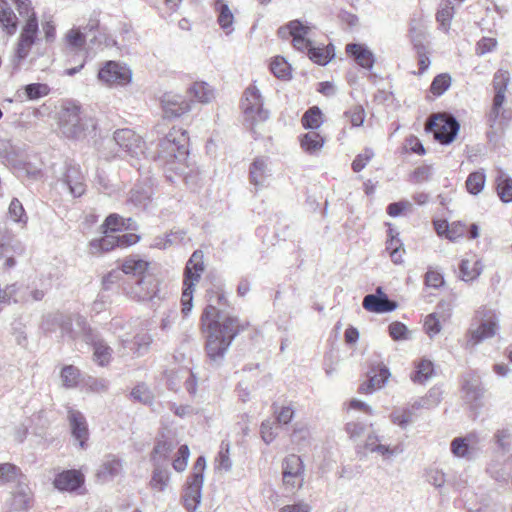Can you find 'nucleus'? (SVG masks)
<instances>
[{"label": "nucleus", "instance_id": "19", "mask_svg": "<svg viewBox=\"0 0 512 512\" xmlns=\"http://www.w3.org/2000/svg\"><path fill=\"white\" fill-rule=\"evenodd\" d=\"M362 305L367 311L375 313L391 312L397 308V303L390 300L381 287L376 289L375 294L366 295Z\"/></svg>", "mask_w": 512, "mask_h": 512}, {"label": "nucleus", "instance_id": "25", "mask_svg": "<svg viewBox=\"0 0 512 512\" xmlns=\"http://www.w3.org/2000/svg\"><path fill=\"white\" fill-rule=\"evenodd\" d=\"M255 383V372L251 368L248 370L243 369L240 373V379L236 387L237 395L242 402H246L251 399L254 392Z\"/></svg>", "mask_w": 512, "mask_h": 512}, {"label": "nucleus", "instance_id": "38", "mask_svg": "<svg viewBox=\"0 0 512 512\" xmlns=\"http://www.w3.org/2000/svg\"><path fill=\"white\" fill-rule=\"evenodd\" d=\"M270 70L274 74L275 77L281 80H290L291 75V66L290 64L280 56L275 57L270 63Z\"/></svg>", "mask_w": 512, "mask_h": 512}, {"label": "nucleus", "instance_id": "42", "mask_svg": "<svg viewBox=\"0 0 512 512\" xmlns=\"http://www.w3.org/2000/svg\"><path fill=\"white\" fill-rule=\"evenodd\" d=\"M9 218L15 222L25 226L28 222V216L24 210L22 203L17 199L13 198L8 208Z\"/></svg>", "mask_w": 512, "mask_h": 512}, {"label": "nucleus", "instance_id": "2", "mask_svg": "<svg viewBox=\"0 0 512 512\" xmlns=\"http://www.w3.org/2000/svg\"><path fill=\"white\" fill-rule=\"evenodd\" d=\"M11 3L16 5L20 16L27 17L16 49V57L22 60L28 56L37 39L38 20L29 0H0V25L8 35H13L17 30V17L10 6Z\"/></svg>", "mask_w": 512, "mask_h": 512}, {"label": "nucleus", "instance_id": "41", "mask_svg": "<svg viewBox=\"0 0 512 512\" xmlns=\"http://www.w3.org/2000/svg\"><path fill=\"white\" fill-rule=\"evenodd\" d=\"M414 411L409 408L395 409L391 415V422L402 429H406L410 423L414 420Z\"/></svg>", "mask_w": 512, "mask_h": 512}, {"label": "nucleus", "instance_id": "26", "mask_svg": "<svg viewBox=\"0 0 512 512\" xmlns=\"http://www.w3.org/2000/svg\"><path fill=\"white\" fill-rule=\"evenodd\" d=\"M124 348H129L137 356H142L148 352L152 343V336L145 330H141L137 333L133 340L121 339Z\"/></svg>", "mask_w": 512, "mask_h": 512}, {"label": "nucleus", "instance_id": "8", "mask_svg": "<svg viewBox=\"0 0 512 512\" xmlns=\"http://www.w3.org/2000/svg\"><path fill=\"white\" fill-rule=\"evenodd\" d=\"M84 318L80 315H64L56 313L48 315L42 324L45 331H54L57 328L61 330L63 336L71 339H81L83 341V332L81 325H78L77 319Z\"/></svg>", "mask_w": 512, "mask_h": 512}, {"label": "nucleus", "instance_id": "32", "mask_svg": "<svg viewBox=\"0 0 512 512\" xmlns=\"http://www.w3.org/2000/svg\"><path fill=\"white\" fill-rule=\"evenodd\" d=\"M152 189L150 187L135 186L129 193V201L138 208L145 209L151 201Z\"/></svg>", "mask_w": 512, "mask_h": 512}, {"label": "nucleus", "instance_id": "58", "mask_svg": "<svg viewBox=\"0 0 512 512\" xmlns=\"http://www.w3.org/2000/svg\"><path fill=\"white\" fill-rule=\"evenodd\" d=\"M374 151L371 148H365L362 153L358 154L352 162V170L360 172L374 157Z\"/></svg>", "mask_w": 512, "mask_h": 512}, {"label": "nucleus", "instance_id": "39", "mask_svg": "<svg viewBox=\"0 0 512 512\" xmlns=\"http://www.w3.org/2000/svg\"><path fill=\"white\" fill-rule=\"evenodd\" d=\"M454 15V7L451 5L450 0H444L440 3L439 9L436 14V20L441 28L447 31L450 27L451 20Z\"/></svg>", "mask_w": 512, "mask_h": 512}, {"label": "nucleus", "instance_id": "6", "mask_svg": "<svg viewBox=\"0 0 512 512\" xmlns=\"http://www.w3.org/2000/svg\"><path fill=\"white\" fill-rule=\"evenodd\" d=\"M282 482L286 490L296 492L303 488L306 469L302 458L289 454L282 460Z\"/></svg>", "mask_w": 512, "mask_h": 512}, {"label": "nucleus", "instance_id": "57", "mask_svg": "<svg viewBox=\"0 0 512 512\" xmlns=\"http://www.w3.org/2000/svg\"><path fill=\"white\" fill-rule=\"evenodd\" d=\"M344 116L349 120L352 127H360L365 120V111L362 106L356 105L346 111Z\"/></svg>", "mask_w": 512, "mask_h": 512}, {"label": "nucleus", "instance_id": "48", "mask_svg": "<svg viewBox=\"0 0 512 512\" xmlns=\"http://www.w3.org/2000/svg\"><path fill=\"white\" fill-rule=\"evenodd\" d=\"M50 87L45 83H31L24 87L28 100H38L50 93Z\"/></svg>", "mask_w": 512, "mask_h": 512}, {"label": "nucleus", "instance_id": "59", "mask_svg": "<svg viewBox=\"0 0 512 512\" xmlns=\"http://www.w3.org/2000/svg\"><path fill=\"white\" fill-rule=\"evenodd\" d=\"M131 398L143 404H149L152 401V394L145 384L136 385L131 393Z\"/></svg>", "mask_w": 512, "mask_h": 512}, {"label": "nucleus", "instance_id": "28", "mask_svg": "<svg viewBox=\"0 0 512 512\" xmlns=\"http://www.w3.org/2000/svg\"><path fill=\"white\" fill-rule=\"evenodd\" d=\"M149 263L136 256L128 257L122 264V271L125 274L133 275V279L147 276L146 271Z\"/></svg>", "mask_w": 512, "mask_h": 512}, {"label": "nucleus", "instance_id": "16", "mask_svg": "<svg viewBox=\"0 0 512 512\" xmlns=\"http://www.w3.org/2000/svg\"><path fill=\"white\" fill-rule=\"evenodd\" d=\"M164 117L178 118L191 110V103L184 96L172 92L164 93L161 98Z\"/></svg>", "mask_w": 512, "mask_h": 512}, {"label": "nucleus", "instance_id": "52", "mask_svg": "<svg viewBox=\"0 0 512 512\" xmlns=\"http://www.w3.org/2000/svg\"><path fill=\"white\" fill-rule=\"evenodd\" d=\"M425 478L429 484L437 489L442 488L446 482L445 473L436 467L426 469Z\"/></svg>", "mask_w": 512, "mask_h": 512}, {"label": "nucleus", "instance_id": "1", "mask_svg": "<svg viewBox=\"0 0 512 512\" xmlns=\"http://www.w3.org/2000/svg\"><path fill=\"white\" fill-rule=\"evenodd\" d=\"M209 303L201 316V326L206 335V353L211 362L220 365L233 339L247 323L238 318L224 315L225 295L215 292L209 296Z\"/></svg>", "mask_w": 512, "mask_h": 512}, {"label": "nucleus", "instance_id": "40", "mask_svg": "<svg viewBox=\"0 0 512 512\" xmlns=\"http://www.w3.org/2000/svg\"><path fill=\"white\" fill-rule=\"evenodd\" d=\"M301 123L305 129H318L322 124V112L319 107L309 108L302 116Z\"/></svg>", "mask_w": 512, "mask_h": 512}, {"label": "nucleus", "instance_id": "44", "mask_svg": "<svg viewBox=\"0 0 512 512\" xmlns=\"http://www.w3.org/2000/svg\"><path fill=\"white\" fill-rule=\"evenodd\" d=\"M174 448L175 446L172 442L166 440L158 441L152 451L151 459L155 463L159 464L160 461H165L168 459Z\"/></svg>", "mask_w": 512, "mask_h": 512}, {"label": "nucleus", "instance_id": "60", "mask_svg": "<svg viewBox=\"0 0 512 512\" xmlns=\"http://www.w3.org/2000/svg\"><path fill=\"white\" fill-rule=\"evenodd\" d=\"M402 451L403 449L400 445L390 446L388 444L380 443L379 445L375 446L370 453H376L383 459H390L402 453Z\"/></svg>", "mask_w": 512, "mask_h": 512}, {"label": "nucleus", "instance_id": "9", "mask_svg": "<svg viewBox=\"0 0 512 512\" xmlns=\"http://www.w3.org/2000/svg\"><path fill=\"white\" fill-rule=\"evenodd\" d=\"M426 129L431 131L440 143L449 144L455 139L459 131V123L451 115L439 114L427 122Z\"/></svg>", "mask_w": 512, "mask_h": 512}, {"label": "nucleus", "instance_id": "54", "mask_svg": "<svg viewBox=\"0 0 512 512\" xmlns=\"http://www.w3.org/2000/svg\"><path fill=\"white\" fill-rule=\"evenodd\" d=\"M166 385L169 390L178 392L184 379L182 368L166 371Z\"/></svg>", "mask_w": 512, "mask_h": 512}, {"label": "nucleus", "instance_id": "21", "mask_svg": "<svg viewBox=\"0 0 512 512\" xmlns=\"http://www.w3.org/2000/svg\"><path fill=\"white\" fill-rule=\"evenodd\" d=\"M62 181L73 197H80L86 191L84 175L77 165L68 164L66 166Z\"/></svg>", "mask_w": 512, "mask_h": 512}, {"label": "nucleus", "instance_id": "3", "mask_svg": "<svg viewBox=\"0 0 512 512\" xmlns=\"http://www.w3.org/2000/svg\"><path fill=\"white\" fill-rule=\"evenodd\" d=\"M189 137L186 130L173 127L158 144L157 155L153 158L163 160L167 164L183 163L189 154Z\"/></svg>", "mask_w": 512, "mask_h": 512}, {"label": "nucleus", "instance_id": "11", "mask_svg": "<svg viewBox=\"0 0 512 512\" xmlns=\"http://www.w3.org/2000/svg\"><path fill=\"white\" fill-rule=\"evenodd\" d=\"M125 290L130 298L137 301H151L155 305V300L159 299L158 281L152 275L133 279Z\"/></svg>", "mask_w": 512, "mask_h": 512}, {"label": "nucleus", "instance_id": "47", "mask_svg": "<svg viewBox=\"0 0 512 512\" xmlns=\"http://www.w3.org/2000/svg\"><path fill=\"white\" fill-rule=\"evenodd\" d=\"M169 482V473L166 469H162L158 463H156L153 475L150 481V485L153 489L163 491L167 487Z\"/></svg>", "mask_w": 512, "mask_h": 512}, {"label": "nucleus", "instance_id": "7", "mask_svg": "<svg viewBox=\"0 0 512 512\" xmlns=\"http://www.w3.org/2000/svg\"><path fill=\"white\" fill-rule=\"evenodd\" d=\"M505 98L498 95L494 96L493 103L487 114V137L489 141H495L508 127L512 119L511 109L504 108Z\"/></svg>", "mask_w": 512, "mask_h": 512}, {"label": "nucleus", "instance_id": "46", "mask_svg": "<svg viewBox=\"0 0 512 512\" xmlns=\"http://www.w3.org/2000/svg\"><path fill=\"white\" fill-rule=\"evenodd\" d=\"M60 377L64 387L74 388L78 385L80 371L73 365H67L63 367Z\"/></svg>", "mask_w": 512, "mask_h": 512}, {"label": "nucleus", "instance_id": "20", "mask_svg": "<svg viewBox=\"0 0 512 512\" xmlns=\"http://www.w3.org/2000/svg\"><path fill=\"white\" fill-rule=\"evenodd\" d=\"M122 473L123 460L114 454H108L103 458L102 463L97 470L96 477L100 482L106 483L112 481Z\"/></svg>", "mask_w": 512, "mask_h": 512}, {"label": "nucleus", "instance_id": "24", "mask_svg": "<svg viewBox=\"0 0 512 512\" xmlns=\"http://www.w3.org/2000/svg\"><path fill=\"white\" fill-rule=\"evenodd\" d=\"M346 53L364 69H372L375 63L374 53L365 45L349 43L346 45Z\"/></svg>", "mask_w": 512, "mask_h": 512}, {"label": "nucleus", "instance_id": "36", "mask_svg": "<svg viewBox=\"0 0 512 512\" xmlns=\"http://www.w3.org/2000/svg\"><path fill=\"white\" fill-rule=\"evenodd\" d=\"M434 373V366L430 360L422 359L416 366V370L411 375V380L415 383L423 384L429 380Z\"/></svg>", "mask_w": 512, "mask_h": 512}, {"label": "nucleus", "instance_id": "15", "mask_svg": "<svg viewBox=\"0 0 512 512\" xmlns=\"http://www.w3.org/2000/svg\"><path fill=\"white\" fill-rule=\"evenodd\" d=\"M113 141L127 155L138 158L140 154H144V141L133 130L125 128L114 132Z\"/></svg>", "mask_w": 512, "mask_h": 512}, {"label": "nucleus", "instance_id": "64", "mask_svg": "<svg viewBox=\"0 0 512 512\" xmlns=\"http://www.w3.org/2000/svg\"><path fill=\"white\" fill-rule=\"evenodd\" d=\"M278 425L275 422L264 421L261 424V437L266 444L271 443L277 435Z\"/></svg>", "mask_w": 512, "mask_h": 512}, {"label": "nucleus", "instance_id": "31", "mask_svg": "<svg viewBox=\"0 0 512 512\" xmlns=\"http://www.w3.org/2000/svg\"><path fill=\"white\" fill-rule=\"evenodd\" d=\"M188 93L202 104H208L215 98L214 89L206 82H194Z\"/></svg>", "mask_w": 512, "mask_h": 512}, {"label": "nucleus", "instance_id": "23", "mask_svg": "<svg viewBox=\"0 0 512 512\" xmlns=\"http://www.w3.org/2000/svg\"><path fill=\"white\" fill-rule=\"evenodd\" d=\"M53 483L55 488L60 491L72 492L82 486L84 476L78 470H66L57 474Z\"/></svg>", "mask_w": 512, "mask_h": 512}, {"label": "nucleus", "instance_id": "27", "mask_svg": "<svg viewBox=\"0 0 512 512\" xmlns=\"http://www.w3.org/2000/svg\"><path fill=\"white\" fill-rule=\"evenodd\" d=\"M214 9L218 13V24L226 34H230L233 30L232 24L234 22V15L228 3L225 0H214Z\"/></svg>", "mask_w": 512, "mask_h": 512}, {"label": "nucleus", "instance_id": "10", "mask_svg": "<svg viewBox=\"0 0 512 512\" xmlns=\"http://www.w3.org/2000/svg\"><path fill=\"white\" fill-rule=\"evenodd\" d=\"M77 323L82 327L83 341L93 347L95 361L101 366L108 364L112 357V348L88 325L86 318H78Z\"/></svg>", "mask_w": 512, "mask_h": 512}, {"label": "nucleus", "instance_id": "33", "mask_svg": "<svg viewBox=\"0 0 512 512\" xmlns=\"http://www.w3.org/2000/svg\"><path fill=\"white\" fill-rule=\"evenodd\" d=\"M31 492L28 486L19 485L11 497V508L21 511L28 507L31 500Z\"/></svg>", "mask_w": 512, "mask_h": 512}, {"label": "nucleus", "instance_id": "35", "mask_svg": "<svg viewBox=\"0 0 512 512\" xmlns=\"http://www.w3.org/2000/svg\"><path fill=\"white\" fill-rule=\"evenodd\" d=\"M300 144L305 152L313 154L323 147L324 139L319 133L312 131L301 137Z\"/></svg>", "mask_w": 512, "mask_h": 512}, {"label": "nucleus", "instance_id": "29", "mask_svg": "<svg viewBox=\"0 0 512 512\" xmlns=\"http://www.w3.org/2000/svg\"><path fill=\"white\" fill-rule=\"evenodd\" d=\"M104 234L100 239H94L90 242V247L93 253L107 252L115 247H119L118 235L106 230H102Z\"/></svg>", "mask_w": 512, "mask_h": 512}, {"label": "nucleus", "instance_id": "22", "mask_svg": "<svg viewBox=\"0 0 512 512\" xmlns=\"http://www.w3.org/2000/svg\"><path fill=\"white\" fill-rule=\"evenodd\" d=\"M390 377L389 369L384 365L372 367L368 372V380L359 387L361 393L371 394L384 386Z\"/></svg>", "mask_w": 512, "mask_h": 512}, {"label": "nucleus", "instance_id": "43", "mask_svg": "<svg viewBox=\"0 0 512 512\" xmlns=\"http://www.w3.org/2000/svg\"><path fill=\"white\" fill-rule=\"evenodd\" d=\"M485 173L483 171H476L469 174L466 180V188L470 194H479L485 185Z\"/></svg>", "mask_w": 512, "mask_h": 512}, {"label": "nucleus", "instance_id": "37", "mask_svg": "<svg viewBox=\"0 0 512 512\" xmlns=\"http://www.w3.org/2000/svg\"><path fill=\"white\" fill-rule=\"evenodd\" d=\"M450 449L452 454L457 458L473 460L478 456L473 450H470V447L462 437L454 438L451 442Z\"/></svg>", "mask_w": 512, "mask_h": 512}, {"label": "nucleus", "instance_id": "13", "mask_svg": "<svg viewBox=\"0 0 512 512\" xmlns=\"http://www.w3.org/2000/svg\"><path fill=\"white\" fill-rule=\"evenodd\" d=\"M67 422L75 443L81 450H86L88 448L90 432L84 414L72 407H67Z\"/></svg>", "mask_w": 512, "mask_h": 512}, {"label": "nucleus", "instance_id": "34", "mask_svg": "<svg viewBox=\"0 0 512 512\" xmlns=\"http://www.w3.org/2000/svg\"><path fill=\"white\" fill-rule=\"evenodd\" d=\"M460 277L463 281H472L476 279L482 272V265L479 260L470 261L463 259L460 263Z\"/></svg>", "mask_w": 512, "mask_h": 512}, {"label": "nucleus", "instance_id": "17", "mask_svg": "<svg viewBox=\"0 0 512 512\" xmlns=\"http://www.w3.org/2000/svg\"><path fill=\"white\" fill-rule=\"evenodd\" d=\"M204 475L192 473L187 480V486L183 493V504L188 511H195L201 502Z\"/></svg>", "mask_w": 512, "mask_h": 512}, {"label": "nucleus", "instance_id": "4", "mask_svg": "<svg viewBox=\"0 0 512 512\" xmlns=\"http://www.w3.org/2000/svg\"><path fill=\"white\" fill-rule=\"evenodd\" d=\"M204 255L195 250L188 259L184 269L183 292L181 297L182 312L187 315L192 310L193 291L205 270Z\"/></svg>", "mask_w": 512, "mask_h": 512}, {"label": "nucleus", "instance_id": "53", "mask_svg": "<svg viewBox=\"0 0 512 512\" xmlns=\"http://www.w3.org/2000/svg\"><path fill=\"white\" fill-rule=\"evenodd\" d=\"M229 451H230V442L223 440L220 444V450L218 452L216 461L218 463V467L222 468L226 471L230 470L231 466H232V462L229 457Z\"/></svg>", "mask_w": 512, "mask_h": 512}, {"label": "nucleus", "instance_id": "63", "mask_svg": "<svg viewBox=\"0 0 512 512\" xmlns=\"http://www.w3.org/2000/svg\"><path fill=\"white\" fill-rule=\"evenodd\" d=\"M189 448L187 445H182L178 449V457L174 459L172 465L177 472H182L186 469L189 459Z\"/></svg>", "mask_w": 512, "mask_h": 512}, {"label": "nucleus", "instance_id": "55", "mask_svg": "<svg viewBox=\"0 0 512 512\" xmlns=\"http://www.w3.org/2000/svg\"><path fill=\"white\" fill-rule=\"evenodd\" d=\"M125 218L118 214H110L101 225V230L116 233L123 230Z\"/></svg>", "mask_w": 512, "mask_h": 512}, {"label": "nucleus", "instance_id": "5", "mask_svg": "<svg viewBox=\"0 0 512 512\" xmlns=\"http://www.w3.org/2000/svg\"><path fill=\"white\" fill-rule=\"evenodd\" d=\"M86 119L81 115V106L74 101L62 104L59 113V129L70 139H79L85 135Z\"/></svg>", "mask_w": 512, "mask_h": 512}, {"label": "nucleus", "instance_id": "30", "mask_svg": "<svg viewBox=\"0 0 512 512\" xmlns=\"http://www.w3.org/2000/svg\"><path fill=\"white\" fill-rule=\"evenodd\" d=\"M495 181L499 198L505 203L512 202V178L502 169H498Z\"/></svg>", "mask_w": 512, "mask_h": 512}, {"label": "nucleus", "instance_id": "49", "mask_svg": "<svg viewBox=\"0 0 512 512\" xmlns=\"http://www.w3.org/2000/svg\"><path fill=\"white\" fill-rule=\"evenodd\" d=\"M292 443L301 450L310 444V431L307 427H295L291 434Z\"/></svg>", "mask_w": 512, "mask_h": 512}, {"label": "nucleus", "instance_id": "14", "mask_svg": "<svg viewBox=\"0 0 512 512\" xmlns=\"http://www.w3.org/2000/svg\"><path fill=\"white\" fill-rule=\"evenodd\" d=\"M499 318L492 310H486L484 313V320L481 324L468 332L467 344L476 346L482 341L492 338L496 335L498 330Z\"/></svg>", "mask_w": 512, "mask_h": 512}, {"label": "nucleus", "instance_id": "51", "mask_svg": "<svg viewBox=\"0 0 512 512\" xmlns=\"http://www.w3.org/2000/svg\"><path fill=\"white\" fill-rule=\"evenodd\" d=\"M66 43L74 49H81L85 45L86 36L80 28H72L65 35Z\"/></svg>", "mask_w": 512, "mask_h": 512}, {"label": "nucleus", "instance_id": "45", "mask_svg": "<svg viewBox=\"0 0 512 512\" xmlns=\"http://www.w3.org/2000/svg\"><path fill=\"white\" fill-rule=\"evenodd\" d=\"M510 82V74L507 70H498L493 77V88L495 91L494 96H502L505 98V93Z\"/></svg>", "mask_w": 512, "mask_h": 512}, {"label": "nucleus", "instance_id": "62", "mask_svg": "<svg viewBox=\"0 0 512 512\" xmlns=\"http://www.w3.org/2000/svg\"><path fill=\"white\" fill-rule=\"evenodd\" d=\"M289 34L292 38L308 37L311 28L299 20H292L287 24Z\"/></svg>", "mask_w": 512, "mask_h": 512}, {"label": "nucleus", "instance_id": "56", "mask_svg": "<svg viewBox=\"0 0 512 512\" xmlns=\"http://www.w3.org/2000/svg\"><path fill=\"white\" fill-rule=\"evenodd\" d=\"M182 373L184 379L182 381V385L188 392V394L194 397L197 393L198 380L196 375L188 368L182 367Z\"/></svg>", "mask_w": 512, "mask_h": 512}, {"label": "nucleus", "instance_id": "50", "mask_svg": "<svg viewBox=\"0 0 512 512\" xmlns=\"http://www.w3.org/2000/svg\"><path fill=\"white\" fill-rule=\"evenodd\" d=\"M451 85V77L447 73L437 75L430 86V91L435 96H441Z\"/></svg>", "mask_w": 512, "mask_h": 512}, {"label": "nucleus", "instance_id": "12", "mask_svg": "<svg viewBox=\"0 0 512 512\" xmlns=\"http://www.w3.org/2000/svg\"><path fill=\"white\" fill-rule=\"evenodd\" d=\"M98 79L109 86H125L132 79L128 66L117 61H107L98 72Z\"/></svg>", "mask_w": 512, "mask_h": 512}, {"label": "nucleus", "instance_id": "18", "mask_svg": "<svg viewBox=\"0 0 512 512\" xmlns=\"http://www.w3.org/2000/svg\"><path fill=\"white\" fill-rule=\"evenodd\" d=\"M256 86L251 83L243 92L240 100V109L243 115V124L254 132L256 125Z\"/></svg>", "mask_w": 512, "mask_h": 512}, {"label": "nucleus", "instance_id": "61", "mask_svg": "<svg viewBox=\"0 0 512 512\" xmlns=\"http://www.w3.org/2000/svg\"><path fill=\"white\" fill-rule=\"evenodd\" d=\"M310 60L319 65H326L331 56L328 50L320 47H314L311 45L307 52Z\"/></svg>", "mask_w": 512, "mask_h": 512}]
</instances>
